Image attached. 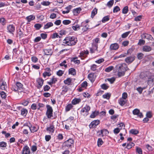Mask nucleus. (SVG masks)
<instances>
[{"mask_svg":"<svg viewBox=\"0 0 154 154\" xmlns=\"http://www.w3.org/2000/svg\"><path fill=\"white\" fill-rule=\"evenodd\" d=\"M64 72L61 70H59L57 72V75L59 76H61L63 74Z\"/></svg>","mask_w":154,"mask_h":154,"instance_id":"obj_63","label":"nucleus"},{"mask_svg":"<svg viewBox=\"0 0 154 154\" xmlns=\"http://www.w3.org/2000/svg\"><path fill=\"white\" fill-rule=\"evenodd\" d=\"M88 77L91 82H94L95 79V77L94 76V75L93 73H90L89 74L88 76Z\"/></svg>","mask_w":154,"mask_h":154,"instance_id":"obj_21","label":"nucleus"},{"mask_svg":"<svg viewBox=\"0 0 154 154\" xmlns=\"http://www.w3.org/2000/svg\"><path fill=\"white\" fill-rule=\"evenodd\" d=\"M125 72L119 69L118 75L119 77L124 75L125 74Z\"/></svg>","mask_w":154,"mask_h":154,"instance_id":"obj_47","label":"nucleus"},{"mask_svg":"<svg viewBox=\"0 0 154 154\" xmlns=\"http://www.w3.org/2000/svg\"><path fill=\"white\" fill-rule=\"evenodd\" d=\"M142 15L138 16L135 18L134 20L136 21H140L142 19Z\"/></svg>","mask_w":154,"mask_h":154,"instance_id":"obj_51","label":"nucleus"},{"mask_svg":"<svg viewBox=\"0 0 154 154\" xmlns=\"http://www.w3.org/2000/svg\"><path fill=\"white\" fill-rule=\"evenodd\" d=\"M45 72L43 73V76L45 78L46 76H50L51 75V69L49 68L45 69Z\"/></svg>","mask_w":154,"mask_h":154,"instance_id":"obj_4","label":"nucleus"},{"mask_svg":"<svg viewBox=\"0 0 154 154\" xmlns=\"http://www.w3.org/2000/svg\"><path fill=\"white\" fill-rule=\"evenodd\" d=\"M151 48L149 46H145L143 47V51L145 52H149L151 50Z\"/></svg>","mask_w":154,"mask_h":154,"instance_id":"obj_25","label":"nucleus"},{"mask_svg":"<svg viewBox=\"0 0 154 154\" xmlns=\"http://www.w3.org/2000/svg\"><path fill=\"white\" fill-rule=\"evenodd\" d=\"M7 143L6 142L4 141L0 142V147H5L7 146Z\"/></svg>","mask_w":154,"mask_h":154,"instance_id":"obj_44","label":"nucleus"},{"mask_svg":"<svg viewBox=\"0 0 154 154\" xmlns=\"http://www.w3.org/2000/svg\"><path fill=\"white\" fill-rule=\"evenodd\" d=\"M100 123V121L99 120H94L91 122L89 125L90 128L95 127Z\"/></svg>","mask_w":154,"mask_h":154,"instance_id":"obj_10","label":"nucleus"},{"mask_svg":"<svg viewBox=\"0 0 154 154\" xmlns=\"http://www.w3.org/2000/svg\"><path fill=\"white\" fill-rule=\"evenodd\" d=\"M29 148L27 146H26L23 147L22 151V154H29L30 153Z\"/></svg>","mask_w":154,"mask_h":154,"instance_id":"obj_15","label":"nucleus"},{"mask_svg":"<svg viewBox=\"0 0 154 154\" xmlns=\"http://www.w3.org/2000/svg\"><path fill=\"white\" fill-rule=\"evenodd\" d=\"M81 100L80 98H75L72 100V103L73 105H76L80 103Z\"/></svg>","mask_w":154,"mask_h":154,"instance_id":"obj_18","label":"nucleus"},{"mask_svg":"<svg viewBox=\"0 0 154 154\" xmlns=\"http://www.w3.org/2000/svg\"><path fill=\"white\" fill-rule=\"evenodd\" d=\"M74 141L72 139H69L68 140L65 141L64 143V145L67 147H69L74 143Z\"/></svg>","mask_w":154,"mask_h":154,"instance_id":"obj_5","label":"nucleus"},{"mask_svg":"<svg viewBox=\"0 0 154 154\" xmlns=\"http://www.w3.org/2000/svg\"><path fill=\"white\" fill-rule=\"evenodd\" d=\"M97 9L95 8L92 11L91 13V17L93 18L94 17V16L95 15H96L97 13Z\"/></svg>","mask_w":154,"mask_h":154,"instance_id":"obj_29","label":"nucleus"},{"mask_svg":"<svg viewBox=\"0 0 154 154\" xmlns=\"http://www.w3.org/2000/svg\"><path fill=\"white\" fill-rule=\"evenodd\" d=\"M92 48H93L94 49L97 50L98 47V44L97 43H94V42L92 44Z\"/></svg>","mask_w":154,"mask_h":154,"instance_id":"obj_58","label":"nucleus"},{"mask_svg":"<svg viewBox=\"0 0 154 154\" xmlns=\"http://www.w3.org/2000/svg\"><path fill=\"white\" fill-rule=\"evenodd\" d=\"M45 54L46 55H51L52 54V50L50 49H45L44 50Z\"/></svg>","mask_w":154,"mask_h":154,"instance_id":"obj_30","label":"nucleus"},{"mask_svg":"<svg viewBox=\"0 0 154 154\" xmlns=\"http://www.w3.org/2000/svg\"><path fill=\"white\" fill-rule=\"evenodd\" d=\"M119 48V45L117 43L112 44L110 45V48L111 50H116Z\"/></svg>","mask_w":154,"mask_h":154,"instance_id":"obj_14","label":"nucleus"},{"mask_svg":"<svg viewBox=\"0 0 154 154\" xmlns=\"http://www.w3.org/2000/svg\"><path fill=\"white\" fill-rule=\"evenodd\" d=\"M47 110L46 112V115L48 118L50 119L53 116V109L52 107L49 105L46 106Z\"/></svg>","mask_w":154,"mask_h":154,"instance_id":"obj_3","label":"nucleus"},{"mask_svg":"<svg viewBox=\"0 0 154 154\" xmlns=\"http://www.w3.org/2000/svg\"><path fill=\"white\" fill-rule=\"evenodd\" d=\"M110 96V94L109 93H107L103 95V98L107 99H109Z\"/></svg>","mask_w":154,"mask_h":154,"instance_id":"obj_43","label":"nucleus"},{"mask_svg":"<svg viewBox=\"0 0 154 154\" xmlns=\"http://www.w3.org/2000/svg\"><path fill=\"white\" fill-rule=\"evenodd\" d=\"M7 88L6 82L3 80L0 81V89L2 90H5Z\"/></svg>","mask_w":154,"mask_h":154,"instance_id":"obj_7","label":"nucleus"},{"mask_svg":"<svg viewBox=\"0 0 154 154\" xmlns=\"http://www.w3.org/2000/svg\"><path fill=\"white\" fill-rule=\"evenodd\" d=\"M127 100L121 98L119 100V104L122 106H124L127 102Z\"/></svg>","mask_w":154,"mask_h":154,"instance_id":"obj_16","label":"nucleus"},{"mask_svg":"<svg viewBox=\"0 0 154 154\" xmlns=\"http://www.w3.org/2000/svg\"><path fill=\"white\" fill-rule=\"evenodd\" d=\"M90 107L86 105L85 107L82 109L81 111V115L85 116H86L88 114L89 111L90 110Z\"/></svg>","mask_w":154,"mask_h":154,"instance_id":"obj_2","label":"nucleus"},{"mask_svg":"<svg viewBox=\"0 0 154 154\" xmlns=\"http://www.w3.org/2000/svg\"><path fill=\"white\" fill-rule=\"evenodd\" d=\"M133 113L134 115H136L138 116L141 118L143 117V115L142 113L140 112V110L138 109H136L133 111Z\"/></svg>","mask_w":154,"mask_h":154,"instance_id":"obj_11","label":"nucleus"},{"mask_svg":"<svg viewBox=\"0 0 154 154\" xmlns=\"http://www.w3.org/2000/svg\"><path fill=\"white\" fill-rule=\"evenodd\" d=\"M142 38H146L149 40H153L154 38L152 37V35L150 34L145 33L142 35Z\"/></svg>","mask_w":154,"mask_h":154,"instance_id":"obj_8","label":"nucleus"},{"mask_svg":"<svg viewBox=\"0 0 154 154\" xmlns=\"http://www.w3.org/2000/svg\"><path fill=\"white\" fill-rule=\"evenodd\" d=\"M101 88L104 90H106L108 88V86L105 84H103L101 85Z\"/></svg>","mask_w":154,"mask_h":154,"instance_id":"obj_60","label":"nucleus"},{"mask_svg":"<svg viewBox=\"0 0 154 154\" xmlns=\"http://www.w3.org/2000/svg\"><path fill=\"white\" fill-rule=\"evenodd\" d=\"M128 68L126 64L125 63L120 64L119 67V69L125 72Z\"/></svg>","mask_w":154,"mask_h":154,"instance_id":"obj_9","label":"nucleus"},{"mask_svg":"<svg viewBox=\"0 0 154 154\" xmlns=\"http://www.w3.org/2000/svg\"><path fill=\"white\" fill-rule=\"evenodd\" d=\"M16 86L18 90H21L23 88V85L20 83L17 82L16 83Z\"/></svg>","mask_w":154,"mask_h":154,"instance_id":"obj_34","label":"nucleus"},{"mask_svg":"<svg viewBox=\"0 0 154 154\" xmlns=\"http://www.w3.org/2000/svg\"><path fill=\"white\" fill-rule=\"evenodd\" d=\"M136 151L139 154H142L143 152L142 149L137 146L136 147Z\"/></svg>","mask_w":154,"mask_h":154,"instance_id":"obj_40","label":"nucleus"},{"mask_svg":"<svg viewBox=\"0 0 154 154\" xmlns=\"http://www.w3.org/2000/svg\"><path fill=\"white\" fill-rule=\"evenodd\" d=\"M29 128L31 132L32 133L37 131L38 129V128L35 126H31L30 127H29Z\"/></svg>","mask_w":154,"mask_h":154,"instance_id":"obj_17","label":"nucleus"},{"mask_svg":"<svg viewBox=\"0 0 154 154\" xmlns=\"http://www.w3.org/2000/svg\"><path fill=\"white\" fill-rule=\"evenodd\" d=\"M72 79L70 78H68L64 81V83L68 85H70L71 83Z\"/></svg>","mask_w":154,"mask_h":154,"instance_id":"obj_33","label":"nucleus"},{"mask_svg":"<svg viewBox=\"0 0 154 154\" xmlns=\"http://www.w3.org/2000/svg\"><path fill=\"white\" fill-rule=\"evenodd\" d=\"M55 130V128L53 125H50V126L48 127L47 128V130L51 133H54Z\"/></svg>","mask_w":154,"mask_h":154,"instance_id":"obj_20","label":"nucleus"},{"mask_svg":"<svg viewBox=\"0 0 154 154\" xmlns=\"http://www.w3.org/2000/svg\"><path fill=\"white\" fill-rule=\"evenodd\" d=\"M72 106L71 104H68L66 107V110L67 111L70 110L72 108Z\"/></svg>","mask_w":154,"mask_h":154,"instance_id":"obj_48","label":"nucleus"},{"mask_svg":"<svg viewBox=\"0 0 154 154\" xmlns=\"http://www.w3.org/2000/svg\"><path fill=\"white\" fill-rule=\"evenodd\" d=\"M0 95L3 99H5L6 97V94L4 91H2L0 93Z\"/></svg>","mask_w":154,"mask_h":154,"instance_id":"obj_49","label":"nucleus"},{"mask_svg":"<svg viewBox=\"0 0 154 154\" xmlns=\"http://www.w3.org/2000/svg\"><path fill=\"white\" fill-rule=\"evenodd\" d=\"M109 20V17L108 16H106L103 17L102 20L103 23H105L106 21H108Z\"/></svg>","mask_w":154,"mask_h":154,"instance_id":"obj_46","label":"nucleus"},{"mask_svg":"<svg viewBox=\"0 0 154 154\" xmlns=\"http://www.w3.org/2000/svg\"><path fill=\"white\" fill-rule=\"evenodd\" d=\"M62 90L61 93L62 94H65L68 90V88L66 86H63L62 88Z\"/></svg>","mask_w":154,"mask_h":154,"instance_id":"obj_36","label":"nucleus"},{"mask_svg":"<svg viewBox=\"0 0 154 154\" xmlns=\"http://www.w3.org/2000/svg\"><path fill=\"white\" fill-rule=\"evenodd\" d=\"M84 23H82L81 24V26H84L82 29L83 31L85 32L88 29L89 26L87 24H85V25H84Z\"/></svg>","mask_w":154,"mask_h":154,"instance_id":"obj_24","label":"nucleus"},{"mask_svg":"<svg viewBox=\"0 0 154 154\" xmlns=\"http://www.w3.org/2000/svg\"><path fill=\"white\" fill-rule=\"evenodd\" d=\"M69 74H71L72 75H75L76 74L75 70L73 68H70L69 70Z\"/></svg>","mask_w":154,"mask_h":154,"instance_id":"obj_26","label":"nucleus"},{"mask_svg":"<svg viewBox=\"0 0 154 154\" xmlns=\"http://www.w3.org/2000/svg\"><path fill=\"white\" fill-rule=\"evenodd\" d=\"M147 83L149 85H152L154 83V75H152L149 77Z\"/></svg>","mask_w":154,"mask_h":154,"instance_id":"obj_12","label":"nucleus"},{"mask_svg":"<svg viewBox=\"0 0 154 154\" xmlns=\"http://www.w3.org/2000/svg\"><path fill=\"white\" fill-rule=\"evenodd\" d=\"M120 9L119 8V7L118 6H115L113 9V13H116L118 12V11H119L120 10Z\"/></svg>","mask_w":154,"mask_h":154,"instance_id":"obj_45","label":"nucleus"},{"mask_svg":"<svg viewBox=\"0 0 154 154\" xmlns=\"http://www.w3.org/2000/svg\"><path fill=\"white\" fill-rule=\"evenodd\" d=\"M128 97V94L124 92L122 94V96L121 98L127 100Z\"/></svg>","mask_w":154,"mask_h":154,"instance_id":"obj_55","label":"nucleus"},{"mask_svg":"<svg viewBox=\"0 0 154 154\" xmlns=\"http://www.w3.org/2000/svg\"><path fill=\"white\" fill-rule=\"evenodd\" d=\"M101 133L102 134V137L104 135H107L109 134L108 131L106 129H103L101 130Z\"/></svg>","mask_w":154,"mask_h":154,"instance_id":"obj_32","label":"nucleus"},{"mask_svg":"<svg viewBox=\"0 0 154 154\" xmlns=\"http://www.w3.org/2000/svg\"><path fill=\"white\" fill-rule=\"evenodd\" d=\"M113 69V66H110L106 68L105 69V71L106 72H109L112 70Z\"/></svg>","mask_w":154,"mask_h":154,"instance_id":"obj_42","label":"nucleus"},{"mask_svg":"<svg viewBox=\"0 0 154 154\" xmlns=\"http://www.w3.org/2000/svg\"><path fill=\"white\" fill-rule=\"evenodd\" d=\"M7 29L8 32L11 33H13V32L15 31V28L14 26L13 25H10L7 27Z\"/></svg>","mask_w":154,"mask_h":154,"instance_id":"obj_13","label":"nucleus"},{"mask_svg":"<svg viewBox=\"0 0 154 154\" xmlns=\"http://www.w3.org/2000/svg\"><path fill=\"white\" fill-rule=\"evenodd\" d=\"M53 23L51 22H49L47 23L45 25L44 29H48L50 27L53 26Z\"/></svg>","mask_w":154,"mask_h":154,"instance_id":"obj_22","label":"nucleus"},{"mask_svg":"<svg viewBox=\"0 0 154 154\" xmlns=\"http://www.w3.org/2000/svg\"><path fill=\"white\" fill-rule=\"evenodd\" d=\"M57 138L59 140H62L63 138V135L61 134H59L57 137Z\"/></svg>","mask_w":154,"mask_h":154,"instance_id":"obj_61","label":"nucleus"},{"mask_svg":"<svg viewBox=\"0 0 154 154\" xmlns=\"http://www.w3.org/2000/svg\"><path fill=\"white\" fill-rule=\"evenodd\" d=\"M31 149L33 152H35L37 150V147L36 146L33 145L31 146Z\"/></svg>","mask_w":154,"mask_h":154,"instance_id":"obj_62","label":"nucleus"},{"mask_svg":"<svg viewBox=\"0 0 154 154\" xmlns=\"http://www.w3.org/2000/svg\"><path fill=\"white\" fill-rule=\"evenodd\" d=\"M134 144L133 143H130L127 144L126 148L128 149H130L132 147L134 146Z\"/></svg>","mask_w":154,"mask_h":154,"instance_id":"obj_39","label":"nucleus"},{"mask_svg":"<svg viewBox=\"0 0 154 154\" xmlns=\"http://www.w3.org/2000/svg\"><path fill=\"white\" fill-rule=\"evenodd\" d=\"M97 67V66L95 64H94L91 66V69L92 70L94 71L96 69Z\"/></svg>","mask_w":154,"mask_h":154,"instance_id":"obj_56","label":"nucleus"},{"mask_svg":"<svg viewBox=\"0 0 154 154\" xmlns=\"http://www.w3.org/2000/svg\"><path fill=\"white\" fill-rule=\"evenodd\" d=\"M130 33L131 31H129L123 33L122 35V38H126Z\"/></svg>","mask_w":154,"mask_h":154,"instance_id":"obj_37","label":"nucleus"},{"mask_svg":"<svg viewBox=\"0 0 154 154\" xmlns=\"http://www.w3.org/2000/svg\"><path fill=\"white\" fill-rule=\"evenodd\" d=\"M11 89L12 90L15 91H18V89L17 88V87L16 86V83L14 85H12Z\"/></svg>","mask_w":154,"mask_h":154,"instance_id":"obj_59","label":"nucleus"},{"mask_svg":"<svg viewBox=\"0 0 154 154\" xmlns=\"http://www.w3.org/2000/svg\"><path fill=\"white\" fill-rule=\"evenodd\" d=\"M21 115L24 116H26L27 115L28 112L26 109H23L21 110Z\"/></svg>","mask_w":154,"mask_h":154,"instance_id":"obj_28","label":"nucleus"},{"mask_svg":"<svg viewBox=\"0 0 154 154\" xmlns=\"http://www.w3.org/2000/svg\"><path fill=\"white\" fill-rule=\"evenodd\" d=\"M99 112L97 111H95L93 112L90 115V117L91 118H95L99 114Z\"/></svg>","mask_w":154,"mask_h":154,"instance_id":"obj_27","label":"nucleus"},{"mask_svg":"<svg viewBox=\"0 0 154 154\" xmlns=\"http://www.w3.org/2000/svg\"><path fill=\"white\" fill-rule=\"evenodd\" d=\"M113 0H111L107 3V5L109 7H111L113 5Z\"/></svg>","mask_w":154,"mask_h":154,"instance_id":"obj_50","label":"nucleus"},{"mask_svg":"<svg viewBox=\"0 0 154 154\" xmlns=\"http://www.w3.org/2000/svg\"><path fill=\"white\" fill-rule=\"evenodd\" d=\"M44 80L42 79L38 78L36 80V82L37 83V87L38 88H40L42 86Z\"/></svg>","mask_w":154,"mask_h":154,"instance_id":"obj_6","label":"nucleus"},{"mask_svg":"<svg viewBox=\"0 0 154 154\" xmlns=\"http://www.w3.org/2000/svg\"><path fill=\"white\" fill-rule=\"evenodd\" d=\"M35 27L37 29H39L42 27V25L41 24L39 23H37L34 25Z\"/></svg>","mask_w":154,"mask_h":154,"instance_id":"obj_54","label":"nucleus"},{"mask_svg":"<svg viewBox=\"0 0 154 154\" xmlns=\"http://www.w3.org/2000/svg\"><path fill=\"white\" fill-rule=\"evenodd\" d=\"M134 60V58L133 57H129L126 58L125 60L127 63H131Z\"/></svg>","mask_w":154,"mask_h":154,"instance_id":"obj_23","label":"nucleus"},{"mask_svg":"<svg viewBox=\"0 0 154 154\" xmlns=\"http://www.w3.org/2000/svg\"><path fill=\"white\" fill-rule=\"evenodd\" d=\"M128 7L126 6L123 9L122 12L124 14H126L128 12Z\"/></svg>","mask_w":154,"mask_h":154,"instance_id":"obj_38","label":"nucleus"},{"mask_svg":"<svg viewBox=\"0 0 154 154\" xmlns=\"http://www.w3.org/2000/svg\"><path fill=\"white\" fill-rule=\"evenodd\" d=\"M71 23V21L69 20H65L63 21V23L65 25L69 24Z\"/></svg>","mask_w":154,"mask_h":154,"instance_id":"obj_53","label":"nucleus"},{"mask_svg":"<svg viewBox=\"0 0 154 154\" xmlns=\"http://www.w3.org/2000/svg\"><path fill=\"white\" fill-rule=\"evenodd\" d=\"M19 30L17 32V34L19 38H20L23 36V34L20 29H19Z\"/></svg>","mask_w":154,"mask_h":154,"instance_id":"obj_52","label":"nucleus"},{"mask_svg":"<svg viewBox=\"0 0 154 154\" xmlns=\"http://www.w3.org/2000/svg\"><path fill=\"white\" fill-rule=\"evenodd\" d=\"M60 36H59L58 34L57 33H53L51 36V38L52 39H54L56 38H60L61 37V34H60Z\"/></svg>","mask_w":154,"mask_h":154,"instance_id":"obj_31","label":"nucleus"},{"mask_svg":"<svg viewBox=\"0 0 154 154\" xmlns=\"http://www.w3.org/2000/svg\"><path fill=\"white\" fill-rule=\"evenodd\" d=\"M103 143V142L101 138H99L97 141V145L100 146Z\"/></svg>","mask_w":154,"mask_h":154,"instance_id":"obj_41","label":"nucleus"},{"mask_svg":"<svg viewBox=\"0 0 154 154\" xmlns=\"http://www.w3.org/2000/svg\"><path fill=\"white\" fill-rule=\"evenodd\" d=\"M35 18V16L31 15L26 17V19L28 22H30L31 21L34 20Z\"/></svg>","mask_w":154,"mask_h":154,"instance_id":"obj_19","label":"nucleus"},{"mask_svg":"<svg viewBox=\"0 0 154 154\" xmlns=\"http://www.w3.org/2000/svg\"><path fill=\"white\" fill-rule=\"evenodd\" d=\"M77 42V38L74 37L69 36L66 38L63 41L64 45L69 46L74 45Z\"/></svg>","mask_w":154,"mask_h":154,"instance_id":"obj_1","label":"nucleus"},{"mask_svg":"<svg viewBox=\"0 0 154 154\" xmlns=\"http://www.w3.org/2000/svg\"><path fill=\"white\" fill-rule=\"evenodd\" d=\"M31 60L32 62L35 63L37 61L38 59L35 56H33L31 57Z\"/></svg>","mask_w":154,"mask_h":154,"instance_id":"obj_57","label":"nucleus"},{"mask_svg":"<svg viewBox=\"0 0 154 154\" xmlns=\"http://www.w3.org/2000/svg\"><path fill=\"white\" fill-rule=\"evenodd\" d=\"M120 129L119 128H115L114 130L113 131L114 133L115 134H117L119 133L120 131Z\"/></svg>","mask_w":154,"mask_h":154,"instance_id":"obj_64","label":"nucleus"},{"mask_svg":"<svg viewBox=\"0 0 154 154\" xmlns=\"http://www.w3.org/2000/svg\"><path fill=\"white\" fill-rule=\"evenodd\" d=\"M130 133L133 134H137L138 133L139 131L137 130L132 129L130 131Z\"/></svg>","mask_w":154,"mask_h":154,"instance_id":"obj_35","label":"nucleus"}]
</instances>
